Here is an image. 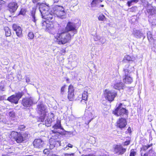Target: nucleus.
<instances>
[{
	"instance_id": "obj_46",
	"label": "nucleus",
	"mask_w": 156,
	"mask_h": 156,
	"mask_svg": "<svg viewBox=\"0 0 156 156\" xmlns=\"http://www.w3.org/2000/svg\"><path fill=\"white\" fill-rule=\"evenodd\" d=\"M5 97V96H0V101L4 99Z\"/></svg>"
},
{
	"instance_id": "obj_20",
	"label": "nucleus",
	"mask_w": 156,
	"mask_h": 156,
	"mask_svg": "<svg viewBox=\"0 0 156 156\" xmlns=\"http://www.w3.org/2000/svg\"><path fill=\"white\" fill-rule=\"evenodd\" d=\"M136 59V56H135L126 55L124 56L123 61H125V60H126L128 62H134Z\"/></svg>"
},
{
	"instance_id": "obj_9",
	"label": "nucleus",
	"mask_w": 156,
	"mask_h": 156,
	"mask_svg": "<svg viewBox=\"0 0 156 156\" xmlns=\"http://www.w3.org/2000/svg\"><path fill=\"white\" fill-rule=\"evenodd\" d=\"M84 116L83 119L85 120V123L86 124H88L94 118L92 112L87 110L85 111Z\"/></svg>"
},
{
	"instance_id": "obj_2",
	"label": "nucleus",
	"mask_w": 156,
	"mask_h": 156,
	"mask_svg": "<svg viewBox=\"0 0 156 156\" xmlns=\"http://www.w3.org/2000/svg\"><path fill=\"white\" fill-rule=\"evenodd\" d=\"M76 26L73 22H69L65 27V30L54 35L55 41L59 44H64L68 42L71 38V35L69 32L71 31L73 36L77 33Z\"/></svg>"
},
{
	"instance_id": "obj_14",
	"label": "nucleus",
	"mask_w": 156,
	"mask_h": 156,
	"mask_svg": "<svg viewBox=\"0 0 156 156\" xmlns=\"http://www.w3.org/2000/svg\"><path fill=\"white\" fill-rule=\"evenodd\" d=\"M9 11L11 13L14 12L18 7L17 4L16 2H10L8 6Z\"/></svg>"
},
{
	"instance_id": "obj_26",
	"label": "nucleus",
	"mask_w": 156,
	"mask_h": 156,
	"mask_svg": "<svg viewBox=\"0 0 156 156\" xmlns=\"http://www.w3.org/2000/svg\"><path fill=\"white\" fill-rule=\"evenodd\" d=\"M95 41H99V42L102 44H104L106 41V40L104 37H100L99 36H97L94 38Z\"/></svg>"
},
{
	"instance_id": "obj_45",
	"label": "nucleus",
	"mask_w": 156,
	"mask_h": 156,
	"mask_svg": "<svg viewBox=\"0 0 156 156\" xmlns=\"http://www.w3.org/2000/svg\"><path fill=\"white\" fill-rule=\"evenodd\" d=\"M26 82L28 83H30V79L29 77H27L26 79Z\"/></svg>"
},
{
	"instance_id": "obj_35",
	"label": "nucleus",
	"mask_w": 156,
	"mask_h": 156,
	"mask_svg": "<svg viewBox=\"0 0 156 156\" xmlns=\"http://www.w3.org/2000/svg\"><path fill=\"white\" fill-rule=\"evenodd\" d=\"M105 19V16L102 14H100L98 17V19L99 20L104 21Z\"/></svg>"
},
{
	"instance_id": "obj_8",
	"label": "nucleus",
	"mask_w": 156,
	"mask_h": 156,
	"mask_svg": "<svg viewBox=\"0 0 156 156\" xmlns=\"http://www.w3.org/2000/svg\"><path fill=\"white\" fill-rule=\"evenodd\" d=\"M104 94L106 98L110 101H113L117 95L116 93L114 91L110 90L108 89L105 90Z\"/></svg>"
},
{
	"instance_id": "obj_25",
	"label": "nucleus",
	"mask_w": 156,
	"mask_h": 156,
	"mask_svg": "<svg viewBox=\"0 0 156 156\" xmlns=\"http://www.w3.org/2000/svg\"><path fill=\"white\" fill-rule=\"evenodd\" d=\"M124 85V84L122 82H117L114 83L113 87L115 89L120 90L122 89Z\"/></svg>"
},
{
	"instance_id": "obj_13",
	"label": "nucleus",
	"mask_w": 156,
	"mask_h": 156,
	"mask_svg": "<svg viewBox=\"0 0 156 156\" xmlns=\"http://www.w3.org/2000/svg\"><path fill=\"white\" fill-rule=\"evenodd\" d=\"M52 128L54 129L51 131V133H59V132L58 130V129H63V128L61 126V122L59 120L57 121L56 123L53 126Z\"/></svg>"
},
{
	"instance_id": "obj_30",
	"label": "nucleus",
	"mask_w": 156,
	"mask_h": 156,
	"mask_svg": "<svg viewBox=\"0 0 156 156\" xmlns=\"http://www.w3.org/2000/svg\"><path fill=\"white\" fill-rule=\"evenodd\" d=\"M149 147H150L149 145H147V146H143L141 148V156H143V154H144V152Z\"/></svg>"
},
{
	"instance_id": "obj_58",
	"label": "nucleus",
	"mask_w": 156,
	"mask_h": 156,
	"mask_svg": "<svg viewBox=\"0 0 156 156\" xmlns=\"http://www.w3.org/2000/svg\"><path fill=\"white\" fill-rule=\"evenodd\" d=\"M152 119H151V121H152Z\"/></svg>"
},
{
	"instance_id": "obj_56",
	"label": "nucleus",
	"mask_w": 156,
	"mask_h": 156,
	"mask_svg": "<svg viewBox=\"0 0 156 156\" xmlns=\"http://www.w3.org/2000/svg\"><path fill=\"white\" fill-rule=\"evenodd\" d=\"M51 117L53 116V114H51Z\"/></svg>"
},
{
	"instance_id": "obj_17",
	"label": "nucleus",
	"mask_w": 156,
	"mask_h": 156,
	"mask_svg": "<svg viewBox=\"0 0 156 156\" xmlns=\"http://www.w3.org/2000/svg\"><path fill=\"white\" fill-rule=\"evenodd\" d=\"M12 28L17 36L20 37L22 36V30L20 26L16 24H13L12 26Z\"/></svg>"
},
{
	"instance_id": "obj_32",
	"label": "nucleus",
	"mask_w": 156,
	"mask_h": 156,
	"mask_svg": "<svg viewBox=\"0 0 156 156\" xmlns=\"http://www.w3.org/2000/svg\"><path fill=\"white\" fill-rule=\"evenodd\" d=\"M5 35L6 36H10L11 35L10 30L8 27H5Z\"/></svg>"
},
{
	"instance_id": "obj_4",
	"label": "nucleus",
	"mask_w": 156,
	"mask_h": 156,
	"mask_svg": "<svg viewBox=\"0 0 156 156\" xmlns=\"http://www.w3.org/2000/svg\"><path fill=\"white\" fill-rule=\"evenodd\" d=\"M11 137L14 138L18 143L22 142L28 137V135L27 134L24 133H19L15 131H12L11 133Z\"/></svg>"
},
{
	"instance_id": "obj_44",
	"label": "nucleus",
	"mask_w": 156,
	"mask_h": 156,
	"mask_svg": "<svg viewBox=\"0 0 156 156\" xmlns=\"http://www.w3.org/2000/svg\"><path fill=\"white\" fill-rule=\"evenodd\" d=\"M130 143V141H127L124 142V145H127L129 144Z\"/></svg>"
},
{
	"instance_id": "obj_22",
	"label": "nucleus",
	"mask_w": 156,
	"mask_h": 156,
	"mask_svg": "<svg viewBox=\"0 0 156 156\" xmlns=\"http://www.w3.org/2000/svg\"><path fill=\"white\" fill-rule=\"evenodd\" d=\"M133 34L134 36L137 38H140L143 36V34L140 31L134 29L133 32Z\"/></svg>"
},
{
	"instance_id": "obj_7",
	"label": "nucleus",
	"mask_w": 156,
	"mask_h": 156,
	"mask_svg": "<svg viewBox=\"0 0 156 156\" xmlns=\"http://www.w3.org/2000/svg\"><path fill=\"white\" fill-rule=\"evenodd\" d=\"M23 95V93L18 92L16 93L15 94L12 95L9 97L7 100L11 102L17 104L18 103L19 100L22 97Z\"/></svg>"
},
{
	"instance_id": "obj_19",
	"label": "nucleus",
	"mask_w": 156,
	"mask_h": 156,
	"mask_svg": "<svg viewBox=\"0 0 156 156\" xmlns=\"http://www.w3.org/2000/svg\"><path fill=\"white\" fill-rule=\"evenodd\" d=\"M68 98L70 101H72L74 98V89L72 85H70L69 87Z\"/></svg>"
},
{
	"instance_id": "obj_5",
	"label": "nucleus",
	"mask_w": 156,
	"mask_h": 156,
	"mask_svg": "<svg viewBox=\"0 0 156 156\" xmlns=\"http://www.w3.org/2000/svg\"><path fill=\"white\" fill-rule=\"evenodd\" d=\"M37 112L41 115L40 120L41 121L43 122L45 119L46 114L48 112V108L46 106L42 103H41L37 106Z\"/></svg>"
},
{
	"instance_id": "obj_10",
	"label": "nucleus",
	"mask_w": 156,
	"mask_h": 156,
	"mask_svg": "<svg viewBox=\"0 0 156 156\" xmlns=\"http://www.w3.org/2000/svg\"><path fill=\"white\" fill-rule=\"evenodd\" d=\"M33 102V98L31 97L25 98H23L22 104L25 107H29L31 106Z\"/></svg>"
},
{
	"instance_id": "obj_51",
	"label": "nucleus",
	"mask_w": 156,
	"mask_h": 156,
	"mask_svg": "<svg viewBox=\"0 0 156 156\" xmlns=\"http://www.w3.org/2000/svg\"><path fill=\"white\" fill-rule=\"evenodd\" d=\"M81 156H93V155H92L91 154H88V155L83 154V155H81Z\"/></svg>"
},
{
	"instance_id": "obj_34",
	"label": "nucleus",
	"mask_w": 156,
	"mask_h": 156,
	"mask_svg": "<svg viewBox=\"0 0 156 156\" xmlns=\"http://www.w3.org/2000/svg\"><path fill=\"white\" fill-rule=\"evenodd\" d=\"M9 116L11 119L12 120L14 119L15 117V113L13 111L10 112H9Z\"/></svg>"
},
{
	"instance_id": "obj_15",
	"label": "nucleus",
	"mask_w": 156,
	"mask_h": 156,
	"mask_svg": "<svg viewBox=\"0 0 156 156\" xmlns=\"http://www.w3.org/2000/svg\"><path fill=\"white\" fill-rule=\"evenodd\" d=\"M114 151L119 155H122L126 151V149L122 147L121 145H116L114 147Z\"/></svg>"
},
{
	"instance_id": "obj_1",
	"label": "nucleus",
	"mask_w": 156,
	"mask_h": 156,
	"mask_svg": "<svg viewBox=\"0 0 156 156\" xmlns=\"http://www.w3.org/2000/svg\"><path fill=\"white\" fill-rule=\"evenodd\" d=\"M48 4L42 3L39 5V9L43 18L47 20L42 23L43 29L51 34H54L56 30L54 24L49 21L52 20L55 15L60 18L63 19L66 14L64 9L62 6L56 5L53 8V12L49 9Z\"/></svg>"
},
{
	"instance_id": "obj_57",
	"label": "nucleus",
	"mask_w": 156,
	"mask_h": 156,
	"mask_svg": "<svg viewBox=\"0 0 156 156\" xmlns=\"http://www.w3.org/2000/svg\"><path fill=\"white\" fill-rule=\"evenodd\" d=\"M152 117V116L151 115H150L149 116V117Z\"/></svg>"
},
{
	"instance_id": "obj_36",
	"label": "nucleus",
	"mask_w": 156,
	"mask_h": 156,
	"mask_svg": "<svg viewBox=\"0 0 156 156\" xmlns=\"http://www.w3.org/2000/svg\"><path fill=\"white\" fill-rule=\"evenodd\" d=\"M28 37L30 39H32L34 38V35L33 33L32 32H30L28 34Z\"/></svg>"
},
{
	"instance_id": "obj_27",
	"label": "nucleus",
	"mask_w": 156,
	"mask_h": 156,
	"mask_svg": "<svg viewBox=\"0 0 156 156\" xmlns=\"http://www.w3.org/2000/svg\"><path fill=\"white\" fill-rule=\"evenodd\" d=\"M53 121L52 119L51 118H48L45 121V124L46 126H49L51 125V123Z\"/></svg>"
},
{
	"instance_id": "obj_24",
	"label": "nucleus",
	"mask_w": 156,
	"mask_h": 156,
	"mask_svg": "<svg viewBox=\"0 0 156 156\" xmlns=\"http://www.w3.org/2000/svg\"><path fill=\"white\" fill-rule=\"evenodd\" d=\"M36 12V8H32V9L31 12V19L34 23H36V21L37 19L35 16Z\"/></svg>"
},
{
	"instance_id": "obj_3",
	"label": "nucleus",
	"mask_w": 156,
	"mask_h": 156,
	"mask_svg": "<svg viewBox=\"0 0 156 156\" xmlns=\"http://www.w3.org/2000/svg\"><path fill=\"white\" fill-rule=\"evenodd\" d=\"M147 11L149 14L148 20L153 25H156V8L149 5L147 8Z\"/></svg>"
},
{
	"instance_id": "obj_11",
	"label": "nucleus",
	"mask_w": 156,
	"mask_h": 156,
	"mask_svg": "<svg viewBox=\"0 0 156 156\" xmlns=\"http://www.w3.org/2000/svg\"><path fill=\"white\" fill-rule=\"evenodd\" d=\"M91 89L88 87H86L85 88V90L83 91L82 94V100L81 101V102L84 104L83 102L85 104H86V101L87 100L88 95L89 93L90 92Z\"/></svg>"
},
{
	"instance_id": "obj_33",
	"label": "nucleus",
	"mask_w": 156,
	"mask_h": 156,
	"mask_svg": "<svg viewBox=\"0 0 156 156\" xmlns=\"http://www.w3.org/2000/svg\"><path fill=\"white\" fill-rule=\"evenodd\" d=\"M143 5L144 7H147L149 5H151V4H148V3L146 0H140Z\"/></svg>"
},
{
	"instance_id": "obj_43",
	"label": "nucleus",
	"mask_w": 156,
	"mask_h": 156,
	"mask_svg": "<svg viewBox=\"0 0 156 156\" xmlns=\"http://www.w3.org/2000/svg\"><path fill=\"white\" fill-rule=\"evenodd\" d=\"M25 126L22 125L20 126L19 127V129H20L21 130H22L24 129L25 128Z\"/></svg>"
},
{
	"instance_id": "obj_37",
	"label": "nucleus",
	"mask_w": 156,
	"mask_h": 156,
	"mask_svg": "<svg viewBox=\"0 0 156 156\" xmlns=\"http://www.w3.org/2000/svg\"><path fill=\"white\" fill-rule=\"evenodd\" d=\"M48 145L46 147V148L45 149H44L43 151V153L44 154H49V151L48 150Z\"/></svg>"
},
{
	"instance_id": "obj_29",
	"label": "nucleus",
	"mask_w": 156,
	"mask_h": 156,
	"mask_svg": "<svg viewBox=\"0 0 156 156\" xmlns=\"http://www.w3.org/2000/svg\"><path fill=\"white\" fill-rule=\"evenodd\" d=\"M147 37L149 41L150 40H153L154 41H155L156 40V38L155 37H154V36L152 35L151 34V33L150 32H149L147 33Z\"/></svg>"
},
{
	"instance_id": "obj_38",
	"label": "nucleus",
	"mask_w": 156,
	"mask_h": 156,
	"mask_svg": "<svg viewBox=\"0 0 156 156\" xmlns=\"http://www.w3.org/2000/svg\"><path fill=\"white\" fill-rule=\"evenodd\" d=\"M136 154V152L134 149H132L130 151V156H135Z\"/></svg>"
},
{
	"instance_id": "obj_23",
	"label": "nucleus",
	"mask_w": 156,
	"mask_h": 156,
	"mask_svg": "<svg viewBox=\"0 0 156 156\" xmlns=\"http://www.w3.org/2000/svg\"><path fill=\"white\" fill-rule=\"evenodd\" d=\"M129 75H123V82L126 83H130L133 82L132 78L130 77Z\"/></svg>"
},
{
	"instance_id": "obj_12",
	"label": "nucleus",
	"mask_w": 156,
	"mask_h": 156,
	"mask_svg": "<svg viewBox=\"0 0 156 156\" xmlns=\"http://www.w3.org/2000/svg\"><path fill=\"white\" fill-rule=\"evenodd\" d=\"M34 147L36 148H41L44 146V141L41 139H35L33 143Z\"/></svg>"
},
{
	"instance_id": "obj_49",
	"label": "nucleus",
	"mask_w": 156,
	"mask_h": 156,
	"mask_svg": "<svg viewBox=\"0 0 156 156\" xmlns=\"http://www.w3.org/2000/svg\"><path fill=\"white\" fill-rule=\"evenodd\" d=\"M67 156H74V154H66Z\"/></svg>"
},
{
	"instance_id": "obj_39",
	"label": "nucleus",
	"mask_w": 156,
	"mask_h": 156,
	"mask_svg": "<svg viewBox=\"0 0 156 156\" xmlns=\"http://www.w3.org/2000/svg\"><path fill=\"white\" fill-rule=\"evenodd\" d=\"M26 12V9H22L20 12V14L22 15H24Z\"/></svg>"
},
{
	"instance_id": "obj_31",
	"label": "nucleus",
	"mask_w": 156,
	"mask_h": 156,
	"mask_svg": "<svg viewBox=\"0 0 156 156\" xmlns=\"http://www.w3.org/2000/svg\"><path fill=\"white\" fill-rule=\"evenodd\" d=\"M101 0H93L91 3V5L92 7L95 6L97 4L102 2Z\"/></svg>"
},
{
	"instance_id": "obj_54",
	"label": "nucleus",
	"mask_w": 156,
	"mask_h": 156,
	"mask_svg": "<svg viewBox=\"0 0 156 156\" xmlns=\"http://www.w3.org/2000/svg\"><path fill=\"white\" fill-rule=\"evenodd\" d=\"M100 6H101V7H103L104 6V5H100Z\"/></svg>"
},
{
	"instance_id": "obj_42",
	"label": "nucleus",
	"mask_w": 156,
	"mask_h": 156,
	"mask_svg": "<svg viewBox=\"0 0 156 156\" xmlns=\"http://www.w3.org/2000/svg\"><path fill=\"white\" fill-rule=\"evenodd\" d=\"M13 147H11L9 148V149H8V153H13Z\"/></svg>"
},
{
	"instance_id": "obj_55",
	"label": "nucleus",
	"mask_w": 156,
	"mask_h": 156,
	"mask_svg": "<svg viewBox=\"0 0 156 156\" xmlns=\"http://www.w3.org/2000/svg\"><path fill=\"white\" fill-rule=\"evenodd\" d=\"M2 156H8L7 155H2Z\"/></svg>"
},
{
	"instance_id": "obj_21",
	"label": "nucleus",
	"mask_w": 156,
	"mask_h": 156,
	"mask_svg": "<svg viewBox=\"0 0 156 156\" xmlns=\"http://www.w3.org/2000/svg\"><path fill=\"white\" fill-rule=\"evenodd\" d=\"M60 142L59 141L53 139L52 138H51L49 140V147L50 149H52L55 147V145L58 143L60 144Z\"/></svg>"
},
{
	"instance_id": "obj_18",
	"label": "nucleus",
	"mask_w": 156,
	"mask_h": 156,
	"mask_svg": "<svg viewBox=\"0 0 156 156\" xmlns=\"http://www.w3.org/2000/svg\"><path fill=\"white\" fill-rule=\"evenodd\" d=\"M134 67L133 66L126 65L124 69L123 74L124 75H129L134 70Z\"/></svg>"
},
{
	"instance_id": "obj_47",
	"label": "nucleus",
	"mask_w": 156,
	"mask_h": 156,
	"mask_svg": "<svg viewBox=\"0 0 156 156\" xmlns=\"http://www.w3.org/2000/svg\"><path fill=\"white\" fill-rule=\"evenodd\" d=\"M3 88L4 87L3 86H0V91H4V90H3Z\"/></svg>"
},
{
	"instance_id": "obj_50",
	"label": "nucleus",
	"mask_w": 156,
	"mask_h": 156,
	"mask_svg": "<svg viewBox=\"0 0 156 156\" xmlns=\"http://www.w3.org/2000/svg\"><path fill=\"white\" fill-rule=\"evenodd\" d=\"M2 122H3L5 124H8V122L7 121H6L4 119L2 120Z\"/></svg>"
},
{
	"instance_id": "obj_28",
	"label": "nucleus",
	"mask_w": 156,
	"mask_h": 156,
	"mask_svg": "<svg viewBox=\"0 0 156 156\" xmlns=\"http://www.w3.org/2000/svg\"><path fill=\"white\" fill-rule=\"evenodd\" d=\"M139 1V0H130L128 1L127 3L129 7L133 5L134 4L136 3Z\"/></svg>"
},
{
	"instance_id": "obj_53",
	"label": "nucleus",
	"mask_w": 156,
	"mask_h": 156,
	"mask_svg": "<svg viewBox=\"0 0 156 156\" xmlns=\"http://www.w3.org/2000/svg\"><path fill=\"white\" fill-rule=\"evenodd\" d=\"M127 130L129 131H130L131 130V128H130V127H128Z\"/></svg>"
},
{
	"instance_id": "obj_6",
	"label": "nucleus",
	"mask_w": 156,
	"mask_h": 156,
	"mask_svg": "<svg viewBox=\"0 0 156 156\" xmlns=\"http://www.w3.org/2000/svg\"><path fill=\"white\" fill-rule=\"evenodd\" d=\"M122 104H120L118 106L114 111H113V113L117 116L123 115H127L128 114V111L122 107Z\"/></svg>"
},
{
	"instance_id": "obj_16",
	"label": "nucleus",
	"mask_w": 156,
	"mask_h": 156,
	"mask_svg": "<svg viewBox=\"0 0 156 156\" xmlns=\"http://www.w3.org/2000/svg\"><path fill=\"white\" fill-rule=\"evenodd\" d=\"M127 123L125 119L121 118L119 119L117 122V127L121 129L124 128L126 125Z\"/></svg>"
},
{
	"instance_id": "obj_52",
	"label": "nucleus",
	"mask_w": 156,
	"mask_h": 156,
	"mask_svg": "<svg viewBox=\"0 0 156 156\" xmlns=\"http://www.w3.org/2000/svg\"><path fill=\"white\" fill-rule=\"evenodd\" d=\"M59 0H53L54 3H57L58 2Z\"/></svg>"
},
{
	"instance_id": "obj_41",
	"label": "nucleus",
	"mask_w": 156,
	"mask_h": 156,
	"mask_svg": "<svg viewBox=\"0 0 156 156\" xmlns=\"http://www.w3.org/2000/svg\"><path fill=\"white\" fill-rule=\"evenodd\" d=\"M73 147V146L72 144H69L67 145L66 147H65L64 148V150H66L68 149V148H67L66 149V148L67 147H70V148H72Z\"/></svg>"
},
{
	"instance_id": "obj_48",
	"label": "nucleus",
	"mask_w": 156,
	"mask_h": 156,
	"mask_svg": "<svg viewBox=\"0 0 156 156\" xmlns=\"http://www.w3.org/2000/svg\"><path fill=\"white\" fill-rule=\"evenodd\" d=\"M5 2L2 0H0V4H4Z\"/></svg>"
},
{
	"instance_id": "obj_40",
	"label": "nucleus",
	"mask_w": 156,
	"mask_h": 156,
	"mask_svg": "<svg viewBox=\"0 0 156 156\" xmlns=\"http://www.w3.org/2000/svg\"><path fill=\"white\" fill-rule=\"evenodd\" d=\"M66 89V86L64 85L62 86L61 89V92L62 94H63L65 91Z\"/></svg>"
}]
</instances>
